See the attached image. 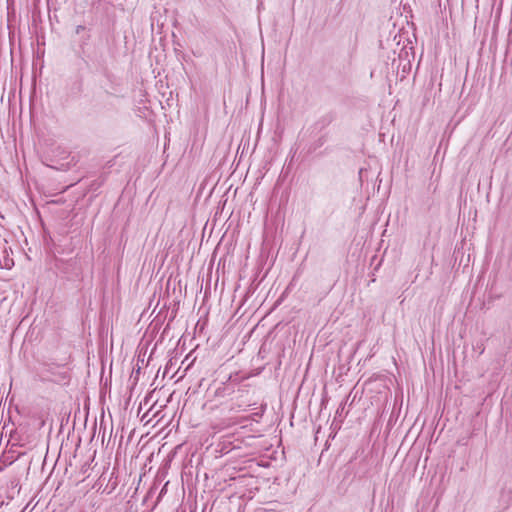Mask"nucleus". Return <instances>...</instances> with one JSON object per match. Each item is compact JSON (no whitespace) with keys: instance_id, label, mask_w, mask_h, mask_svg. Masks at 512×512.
<instances>
[{"instance_id":"nucleus-1","label":"nucleus","mask_w":512,"mask_h":512,"mask_svg":"<svg viewBox=\"0 0 512 512\" xmlns=\"http://www.w3.org/2000/svg\"><path fill=\"white\" fill-rule=\"evenodd\" d=\"M86 28L83 25L76 26L75 33L80 34L82 31H84Z\"/></svg>"}]
</instances>
